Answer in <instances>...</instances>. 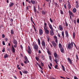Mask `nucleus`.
<instances>
[{"mask_svg":"<svg viewBox=\"0 0 79 79\" xmlns=\"http://www.w3.org/2000/svg\"><path fill=\"white\" fill-rule=\"evenodd\" d=\"M65 34L67 38H68L69 37V34H68V32L67 30H65Z\"/></svg>","mask_w":79,"mask_h":79,"instance_id":"0eeeda50","label":"nucleus"},{"mask_svg":"<svg viewBox=\"0 0 79 79\" xmlns=\"http://www.w3.org/2000/svg\"><path fill=\"white\" fill-rule=\"evenodd\" d=\"M44 30H47V23H44Z\"/></svg>","mask_w":79,"mask_h":79,"instance_id":"4be33fe9","label":"nucleus"},{"mask_svg":"<svg viewBox=\"0 0 79 79\" xmlns=\"http://www.w3.org/2000/svg\"><path fill=\"white\" fill-rule=\"evenodd\" d=\"M19 72H20V74L21 76H22L23 75V73H22V72L21 71H20Z\"/></svg>","mask_w":79,"mask_h":79,"instance_id":"0e129e2a","label":"nucleus"},{"mask_svg":"<svg viewBox=\"0 0 79 79\" xmlns=\"http://www.w3.org/2000/svg\"><path fill=\"white\" fill-rule=\"evenodd\" d=\"M24 59L25 60L24 61V63L25 64H27V63H29V61L28 60V59L27 57V56H25L24 57Z\"/></svg>","mask_w":79,"mask_h":79,"instance_id":"7ed1b4c3","label":"nucleus"},{"mask_svg":"<svg viewBox=\"0 0 79 79\" xmlns=\"http://www.w3.org/2000/svg\"><path fill=\"white\" fill-rule=\"evenodd\" d=\"M10 21L12 23L13 22V19H11L10 20Z\"/></svg>","mask_w":79,"mask_h":79,"instance_id":"680f3d73","label":"nucleus"},{"mask_svg":"<svg viewBox=\"0 0 79 79\" xmlns=\"http://www.w3.org/2000/svg\"><path fill=\"white\" fill-rule=\"evenodd\" d=\"M73 23H74V24H75V25H76V20H73Z\"/></svg>","mask_w":79,"mask_h":79,"instance_id":"a19ab883","label":"nucleus"},{"mask_svg":"<svg viewBox=\"0 0 79 79\" xmlns=\"http://www.w3.org/2000/svg\"><path fill=\"white\" fill-rule=\"evenodd\" d=\"M46 49H47V52L49 55H50V51H49V50L50 49V48H48V47H47L46 48Z\"/></svg>","mask_w":79,"mask_h":79,"instance_id":"6ab92c4d","label":"nucleus"},{"mask_svg":"<svg viewBox=\"0 0 79 79\" xmlns=\"http://www.w3.org/2000/svg\"><path fill=\"white\" fill-rule=\"evenodd\" d=\"M42 14V15H45V10H43Z\"/></svg>","mask_w":79,"mask_h":79,"instance_id":"2f4dec72","label":"nucleus"},{"mask_svg":"<svg viewBox=\"0 0 79 79\" xmlns=\"http://www.w3.org/2000/svg\"><path fill=\"white\" fill-rule=\"evenodd\" d=\"M62 2H63V1H62V0H59V3H61Z\"/></svg>","mask_w":79,"mask_h":79,"instance_id":"052dcab7","label":"nucleus"},{"mask_svg":"<svg viewBox=\"0 0 79 79\" xmlns=\"http://www.w3.org/2000/svg\"><path fill=\"white\" fill-rule=\"evenodd\" d=\"M76 34L75 33V32H73V38H75V36Z\"/></svg>","mask_w":79,"mask_h":79,"instance_id":"4c0bfd02","label":"nucleus"},{"mask_svg":"<svg viewBox=\"0 0 79 79\" xmlns=\"http://www.w3.org/2000/svg\"><path fill=\"white\" fill-rule=\"evenodd\" d=\"M52 45L54 47H56V43L55 42V41H52Z\"/></svg>","mask_w":79,"mask_h":79,"instance_id":"6e6552de","label":"nucleus"},{"mask_svg":"<svg viewBox=\"0 0 79 79\" xmlns=\"http://www.w3.org/2000/svg\"><path fill=\"white\" fill-rule=\"evenodd\" d=\"M17 45L18 44H15V45H14V47H15V48H16Z\"/></svg>","mask_w":79,"mask_h":79,"instance_id":"4d7b16f0","label":"nucleus"},{"mask_svg":"<svg viewBox=\"0 0 79 79\" xmlns=\"http://www.w3.org/2000/svg\"><path fill=\"white\" fill-rule=\"evenodd\" d=\"M34 12L35 13V12H36V9L35 8V6H34Z\"/></svg>","mask_w":79,"mask_h":79,"instance_id":"c03bdc74","label":"nucleus"},{"mask_svg":"<svg viewBox=\"0 0 79 79\" xmlns=\"http://www.w3.org/2000/svg\"><path fill=\"white\" fill-rule=\"evenodd\" d=\"M77 23H79V18L77 19Z\"/></svg>","mask_w":79,"mask_h":79,"instance_id":"09e8293b","label":"nucleus"},{"mask_svg":"<svg viewBox=\"0 0 79 79\" xmlns=\"http://www.w3.org/2000/svg\"><path fill=\"white\" fill-rule=\"evenodd\" d=\"M46 39H47V41L48 42H49L50 41V36L48 35H46Z\"/></svg>","mask_w":79,"mask_h":79,"instance_id":"2eb2a0df","label":"nucleus"},{"mask_svg":"<svg viewBox=\"0 0 79 79\" xmlns=\"http://www.w3.org/2000/svg\"><path fill=\"white\" fill-rule=\"evenodd\" d=\"M55 69H58V65H56L55 66Z\"/></svg>","mask_w":79,"mask_h":79,"instance_id":"a18cd8bd","label":"nucleus"},{"mask_svg":"<svg viewBox=\"0 0 79 79\" xmlns=\"http://www.w3.org/2000/svg\"><path fill=\"white\" fill-rule=\"evenodd\" d=\"M74 79H77V77H76V76H74Z\"/></svg>","mask_w":79,"mask_h":79,"instance_id":"774afa93","label":"nucleus"},{"mask_svg":"<svg viewBox=\"0 0 79 79\" xmlns=\"http://www.w3.org/2000/svg\"><path fill=\"white\" fill-rule=\"evenodd\" d=\"M5 35L4 34H3L2 35V38H5Z\"/></svg>","mask_w":79,"mask_h":79,"instance_id":"5fc2aeb1","label":"nucleus"},{"mask_svg":"<svg viewBox=\"0 0 79 79\" xmlns=\"http://www.w3.org/2000/svg\"><path fill=\"white\" fill-rule=\"evenodd\" d=\"M27 7H28L29 8H30L32 7V6H28Z\"/></svg>","mask_w":79,"mask_h":79,"instance_id":"69168bd1","label":"nucleus"},{"mask_svg":"<svg viewBox=\"0 0 79 79\" xmlns=\"http://www.w3.org/2000/svg\"><path fill=\"white\" fill-rule=\"evenodd\" d=\"M54 37L56 42V44H58V38H57V37L56 36H54Z\"/></svg>","mask_w":79,"mask_h":79,"instance_id":"1a4fd4ad","label":"nucleus"},{"mask_svg":"<svg viewBox=\"0 0 79 79\" xmlns=\"http://www.w3.org/2000/svg\"><path fill=\"white\" fill-rule=\"evenodd\" d=\"M2 44L3 45H5V42L4 41H2Z\"/></svg>","mask_w":79,"mask_h":79,"instance_id":"13d9d810","label":"nucleus"},{"mask_svg":"<svg viewBox=\"0 0 79 79\" xmlns=\"http://www.w3.org/2000/svg\"><path fill=\"white\" fill-rule=\"evenodd\" d=\"M73 44L74 43L72 42L68 44L67 48L68 49H72L73 47Z\"/></svg>","mask_w":79,"mask_h":79,"instance_id":"f03ea898","label":"nucleus"},{"mask_svg":"<svg viewBox=\"0 0 79 79\" xmlns=\"http://www.w3.org/2000/svg\"><path fill=\"white\" fill-rule=\"evenodd\" d=\"M58 36L59 37H60V38H61V35H60L59 33L58 34Z\"/></svg>","mask_w":79,"mask_h":79,"instance_id":"e2e57ef3","label":"nucleus"},{"mask_svg":"<svg viewBox=\"0 0 79 79\" xmlns=\"http://www.w3.org/2000/svg\"><path fill=\"white\" fill-rule=\"evenodd\" d=\"M55 5H56V6H59V5H58V4L57 3H56V2L55 3Z\"/></svg>","mask_w":79,"mask_h":79,"instance_id":"3c124183","label":"nucleus"},{"mask_svg":"<svg viewBox=\"0 0 79 79\" xmlns=\"http://www.w3.org/2000/svg\"><path fill=\"white\" fill-rule=\"evenodd\" d=\"M76 57L77 60H79V58H78V56L77 55V54L76 55Z\"/></svg>","mask_w":79,"mask_h":79,"instance_id":"ea45409f","label":"nucleus"},{"mask_svg":"<svg viewBox=\"0 0 79 79\" xmlns=\"http://www.w3.org/2000/svg\"><path fill=\"white\" fill-rule=\"evenodd\" d=\"M31 21L32 22H33V19L32 18V16H31Z\"/></svg>","mask_w":79,"mask_h":79,"instance_id":"603ef678","label":"nucleus"},{"mask_svg":"<svg viewBox=\"0 0 79 79\" xmlns=\"http://www.w3.org/2000/svg\"><path fill=\"white\" fill-rule=\"evenodd\" d=\"M65 24L66 27H68V23H67L66 22H65Z\"/></svg>","mask_w":79,"mask_h":79,"instance_id":"de8ad7c7","label":"nucleus"},{"mask_svg":"<svg viewBox=\"0 0 79 79\" xmlns=\"http://www.w3.org/2000/svg\"><path fill=\"white\" fill-rule=\"evenodd\" d=\"M29 54H31L32 53V50H31V48L27 50Z\"/></svg>","mask_w":79,"mask_h":79,"instance_id":"a211bd4d","label":"nucleus"},{"mask_svg":"<svg viewBox=\"0 0 79 79\" xmlns=\"http://www.w3.org/2000/svg\"><path fill=\"white\" fill-rule=\"evenodd\" d=\"M38 44L39 45H40V39H38Z\"/></svg>","mask_w":79,"mask_h":79,"instance_id":"c9c22d12","label":"nucleus"},{"mask_svg":"<svg viewBox=\"0 0 79 79\" xmlns=\"http://www.w3.org/2000/svg\"><path fill=\"white\" fill-rule=\"evenodd\" d=\"M69 61L70 64H72V63H73V62H72V60L71 59H70L69 58H68L67 59Z\"/></svg>","mask_w":79,"mask_h":79,"instance_id":"f8f14e48","label":"nucleus"},{"mask_svg":"<svg viewBox=\"0 0 79 79\" xmlns=\"http://www.w3.org/2000/svg\"><path fill=\"white\" fill-rule=\"evenodd\" d=\"M45 30L46 33L47 34H48L49 33V31L47 30V29Z\"/></svg>","mask_w":79,"mask_h":79,"instance_id":"f704fd0d","label":"nucleus"},{"mask_svg":"<svg viewBox=\"0 0 79 79\" xmlns=\"http://www.w3.org/2000/svg\"><path fill=\"white\" fill-rule=\"evenodd\" d=\"M59 47L60 48H62V45H61V44L60 43L59 44Z\"/></svg>","mask_w":79,"mask_h":79,"instance_id":"473e14b6","label":"nucleus"},{"mask_svg":"<svg viewBox=\"0 0 79 79\" xmlns=\"http://www.w3.org/2000/svg\"><path fill=\"white\" fill-rule=\"evenodd\" d=\"M60 51L62 53H64V50L63 48H61L60 49Z\"/></svg>","mask_w":79,"mask_h":79,"instance_id":"5701e85b","label":"nucleus"},{"mask_svg":"<svg viewBox=\"0 0 79 79\" xmlns=\"http://www.w3.org/2000/svg\"><path fill=\"white\" fill-rule=\"evenodd\" d=\"M14 31H13V30H11V34H14Z\"/></svg>","mask_w":79,"mask_h":79,"instance_id":"e433bc0d","label":"nucleus"},{"mask_svg":"<svg viewBox=\"0 0 79 79\" xmlns=\"http://www.w3.org/2000/svg\"><path fill=\"white\" fill-rule=\"evenodd\" d=\"M62 36L63 39H64V31H62Z\"/></svg>","mask_w":79,"mask_h":79,"instance_id":"b1692460","label":"nucleus"},{"mask_svg":"<svg viewBox=\"0 0 79 79\" xmlns=\"http://www.w3.org/2000/svg\"><path fill=\"white\" fill-rule=\"evenodd\" d=\"M39 34L40 35L43 34V31L42 29H40L39 30Z\"/></svg>","mask_w":79,"mask_h":79,"instance_id":"9b49d317","label":"nucleus"},{"mask_svg":"<svg viewBox=\"0 0 79 79\" xmlns=\"http://www.w3.org/2000/svg\"><path fill=\"white\" fill-rule=\"evenodd\" d=\"M59 29L60 31H63V27H62V25H60L59 26Z\"/></svg>","mask_w":79,"mask_h":79,"instance_id":"f3484780","label":"nucleus"},{"mask_svg":"<svg viewBox=\"0 0 79 79\" xmlns=\"http://www.w3.org/2000/svg\"><path fill=\"white\" fill-rule=\"evenodd\" d=\"M2 52H5V48H4L3 49V50H2Z\"/></svg>","mask_w":79,"mask_h":79,"instance_id":"bf43d9fd","label":"nucleus"},{"mask_svg":"<svg viewBox=\"0 0 79 79\" xmlns=\"http://www.w3.org/2000/svg\"><path fill=\"white\" fill-rule=\"evenodd\" d=\"M12 51L13 53H15V49L14 48L13 45H12Z\"/></svg>","mask_w":79,"mask_h":79,"instance_id":"dca6fc26","label":"nucleus"},{"mask_svg":"<svg viewBox=\"0 0 79 79\" xmlns=\"http://www.w3.org/2000/svg\"><path fill=\"white\" fill-rule=\"evenodd\" d=\"M54 75H52V76L51 77V79H56V78H54Z\"/></svg>","mask_w":79,"mask_h":79,"instance_id":"58836bf2","label":"nucleus"},{"mask_svg":"<svg viewBox=\"0 0 79 79\" xmlns=\"http://www.w3.org/2000/svg\"><path fill=\"white\" fill-rule=\"evenodd\" d=\"M36 64L38 65V66H39V67H40V69H42V70H43V68H42V67H41V66H40V64H39L38 63H37Z\"/></svg>","mask_w":79,"mask_h":79,"instance_id":"bb28decb","label":"nucleus"},{"mask_svg":"<svg viewBox=\"0 0 79 79\" xmlns=\"http://www.w3.org/2000/svg\"><path fill=\"white\" fill-rule=\"evenodd\" d=\"M41 44L43 47H45V41L43 40L41 42Z\"/></svg>","mask_w":79,"mask_h":79,"instance_id":"ddd939ff","label":"nucleus"},{"mask_svg":"<svg viewBox=\"0 0 79 79\" xmlns=\"http://www.w3.org/2000/svg\"><path fill=\"white\" fill-rule=\"evenodd\" d=\"M50 21L52 23H53V20H52L51 18L50 19Z\"/></svg>","mask_w":79,"mask_h":79,"instance_id":"49530a36","label":"nucleus"},{"mask_svg":"<svg viewBox=\"0 0 79 79\" xmlns=\"http://www.w3.org/2000/svg\"><path fill=\"white\" fill-rule=\"evenodd\" d=\"M41 58L43 60H44V55H42L41 56Z\"/></svg>","mask_w":79,"mask_h":79,"instance_id":"37998d69","label":"nucleus"},{"mask_svg":"<svg viewBox=\"0 0 79 79\" xmlns=\"http://www.w3.org/2000/svg\"><path fill=\"white\" fill-rule=\"evenodd\" d=\"M31 2L32 4H35V1L34 0H31Z\"/></svg>","mask_w":79,"mask_h":79,"instance_id":"c756f323","label":"nucleus"},{"mask_svg":"<svg viewBox=\"0 0 79 79\" xmlns=\"http://www.w3.org/2000/svg\"><path fill=\"white\" fill-rule=\"evenodd\" d=\"M53 30H51L50 31V34L51 35H53L54 34V33L53 32Z\"/></svg>","mask_w":79,"mask_h":79,"instance_id":"aec40b11","label":"nucleus"},{"mask_svg":"<svg viewBox=\"0 0 79 79\" xmlns=\"http://www.w3.org/2000/svg\"><path fill=\"white\" fill-rule=\"evenodd\" d=\"M41 66H44V63H42V61L41 62Z\"/></svg>","mask_w":79,"mask_h":79,"instance_id":"8fccbe9b","label":"nucleus"},{"mask_svg":"<svg viewBox=\"0 0 79 79\" xmlns=\"http://www.w3.org/2000/svg\"><path fill=\"white\" fill-rule=\"evenodd\" d=\"M32 45L33 46L34 48H35V50H36V51H38V49H39L38 45L37 44H33Z\"/></svg>","mask_w":79,"mask_h":79,"instance_id":"20e7f679","label":"nucleus"},{"mask_svg":"<svg viewBox=\"0 0 79 79\" xmlns=\"http://www.w3.org/2000/svg\"><path fill=\"white\" fill-rule=\"evenodd\" d=\"M13 5H14V3L12 2L9 4V6L10 7H12Z\"/></svg>","mask_w":79,"mask_h":79,"instance_id":"cd10ccee","label":"nucleus"},{"mask_svg":"<svg viewBox=\"0 0 79 79\" xmlns=\"http://www.w3.org/2000/svg\"><path fill=\"white\" fill-rule=\"evenodd\" d=\"M69 15H71V16H72L73 17L74 16V14H73V12H71V11L69 10Z\"/></svg>","mask_w":79,"mask_h":79,"instance_id":"4468645a","label":"nucleus"},{"mask_svg":"<svg viewBox=\"0 0 79 79\" xmlns=\"http://www.w3.org/2000/svg\"><path fill=\"white\" fill-rule=\"evenodd\" d=\"M73 13H76V9L75 8H73Z\"/></svg>","mask_w":79,"mask_h":79,"instance_id":"c85d7f7f","label":"nucleus"},{"mask_svg":"<svg viewBox=\"0 0 79 79\" xmlns=\"http://www.w3.org/2000/svg\"><path fill=\"white\" fill-rule=\"evenodd\" d=\"M50 29L51 30V31H53L54 30L53 29V27H52V26L51 24H50Z\"/></svg>","mask_w":79,"mask_h":79,"instance_id":"412c9836","label":"nucleus"},{"mask_svg":"<svg viewBox=\"0 0 79 79\" xmlns=\"http://www.w3.org/2000/svg\"><path fill=\"white\" fill-rule=\"evenodd\" d=\"M67 6L69 9H71V5L69 1H68Z\"/></svg>","mask_w":79,"mask_h":79,"instance_id":"39448f33","label":"nucleus"},{"mask_svg":"<svg viewBox=\"0 0 79 79\" xmlns=\"http://www.w3.org/2000/svg\"><path fill=\"white\" fill-rule=\"evenodd\" d=\"M21 48L22 50H23V46H22V45H20Z\"/></svg>","mask_w":79,"mask_h":79,"instance_id":"6e6d98bb","label":"nucleus"},{"mask_svg":"<svg viewBox=\"0 0 79 79\" xmlns=\"http://www.w3.org/2000/svg\"><path fill=\"white\" fill-rule=\"evenodd\" d=\"M13 44L15 45H18V42L15 39H14L12 41Z\"/></svg>","mask_w":79,"mask_h":79,"instance_id":"423d86ee","label":"nucleus"},{"mask_svg":"<svg viewBox=\"0 0 79 79\" xmlns=\"http://www.w3.org/2000/svg\"><path fill=\"white\" fill-rule=\"evenodd\" d=\"M54 56L55 58V59L54 60V61L57 64H58V62H59V58L58 57V54L55 52L54 54Z\"/></svg>","mask_w":79,"mask_h":79,"instance_id":"f257e3e1","label":"nucleus"},{"mask_svg":"<svg viewBox=\"0 0 79 79\" xmlns=\"http://www.w3.org/2000/svg\"><path fill=\"white\" fill-rule=\"evenodd\" d=\"M35 58L36 60H37V61H39V57H35Z\"/></svg>","mask_w":79,"mask_h":79,"instance_id":"79ce46f5","label":"nucleus"},{"mask_svg":"<svg viewBox=\"0 0 79 79\" xmlns=\"http://www.w3.org/2000/svg\"><path fill=\"white\" fill-rule=\"evenodd\" d=\"M9 56V55H8L7 54H6L4 56V58H6L7 57H8Z\"/></svg>","mask_w":79,"mask_h":79,"instance_id":"a878e982","label":"nucleus"},{"mask_svg":"<svg viewBox=\"0 0 79 79\" xmlns=\"http://www.w3.org/2000/svg\"><path fill=\"white\" fill-rule=\"evenodd\" d=\"M61 66L62 68L63 71H65V68H64V65H62Z\"/></svg>","mask_w":79,"mask_h":79,"instance_id":"393cba45","label":"nucleus"},{"mask_svg":"<svg viewBox=\"0 0 79 79\" xmlns=\"http://www.w3.org/2000/svg\"><path fill=\"white\" fill-rule=\"evenodd\" d=\"M60 13L61 15H64V12H63V11L62 10H60Z\"/></svg>","mask_w":79,"mask_h":79,"instance_id":"7c9ffc66","label":"nucleus"},{"mask_svg":"<svg viewBox=\"0 0 79 79\" xmlns=\"http://www.w3.org/2000/svg\"><path fill=\"white\" fill-rule=\"evenodd\" d=\"M22 72L23 73H24V74H27V73H28L27 71L24 70L22 71Z\"/></svg>","mask_w":79,"mask_h":79,"instance_id":"72a5a7b5","label":"nucleus"},{"mask_svg":"<svg viewBox=\"0 0 79 79\" xmlns=\"http://www.w3.org/2000/svg\"><path fill=\"white\" fill-rule=\"evenodd\" d=\"M26 9L27 10H29V8L27 6L26 7Z\"/></svg>","mask_w":79,"mask_h":79,"instance_id":"864d4df0","label":"nucleus"},{"mask_svg":"<svg viewBox=\"0 0 79 79\" xmlns=\"http://www.w3.org/2000/svg\"><path fill=\"white\" fill-rule=\"evenodd\" d=\"M76 8H78L79 7V2H78V1H76L75 2Z\"/></svg>","mask_w":79,"mask_h":79,"instance_id":"9d476101","label":"nucleus"},{"mask_svg":"<svg viewBox=\"0 0 79 79\" xmlns=\"http://www.w3.org/2000/svg\"><path fill=\"white\" fill-rule=\"evenodd\" d=\"M38 53H40V54L41 53V51H40V50H39L38 51Z\"/></svg>","mask_w":79,"mask_h":79,"instance_id":"338daca9","label":"nucleus"}]
</instances>
